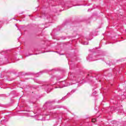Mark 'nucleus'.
<instances>
[{
  "instance_id": "f257e3e1",
  "label": "nucleus",
  "mask_w": 126,
  "mask_h": 126,
  "mask_svg": "<svg viewBox=\"0 0 126 126\" xmlns=\"http://www.w3.org/2000/svg\"><path fill=\"white\" fill-rule=\"evenodd\" d=\"M87 60L89 61V62H94V61H98V60H102V59H101V56L98 55L96 56L95 54H94L93 56L89 55L87 57Z\"/></svg>"
},
{
  "instance_id": "f03ea898",
  "label": "nucleus",
  "mask_w": 126,
  "mask_h": 126,
  "mask_svg": "<svg viewBox=\"0 0 126 126\" xmlns=\"http://www.w3.org/2000/svg\"><path fill=\"white\" fill-rule=\"evenodd\" d=\"M59 83V84H61V88H63V87H66V86L70 85L66 81H61V83Z\"/></svg>"
},
{
  "instance_id": "7ed1b4c3",
  "label": "nucleus",
  "mask_w": 126,
  "mask_h": 126,
  "mask_svg": "<svg viewBox=\"0 0 126 126\" xmlns=\"http://www.w3.org/2000/svg\"><path fill=\"white\" fill-rule=\"evenodd\" d=\"M49 116H51V117H53V118L55 119V118L57 117V116H58V114H57V112H54V113L50 112Z\"/></svg>"
},
{
  "instance_id": "20e7f679",
  "label": "nucleus",
  "mask_w": 126,
  "mask_h": 126,
  "mask_svg": "<svg viewBox=\"0 0 126 126\" xmlns=\"http://www.w3.org/2000/svg\"><path fill=\"white\" fill-rule=\"evenodd\" d=\"M61 83V82H58L56 83V88H62V84H59Z\"/></svg>"
},
{
  "instance_id": "39448f33",
  "label": "nucleus",
  "mask_w": 126,
  "mask_h": 126,
  "mask_svg": "<svg viewBox=\"0 0 126 126\" xmlns=\"http://www.w3.org/2000/svg\"><path fill=\"white\" fill-rule=\"evenodd\" d=\"M74 92H75V90H73L71 91V92L70 93H68L67 94L68 96H70V95H71V94L74 93Z\"/></svg>"
},
{
  "instance_id": "423d86ee",
  "label": "nucleus",
  "mask_w": 126,
  "mask_h": 126,
  "mask_svg": "<svg viewBox=\"0 0 126 126\" xmlns=\"http://www.w3.org/2000/svg\"><path fill=\"white\" fill-rule=\"evenodd\" d=\"M52 85H53L47 86V88H48V90H51L52 88L51 87V86H52Z\"/></svg>"
},
{
  "instance_id": "0eeeda50",
  "label": "nucleus",
  "mask_w": 126,
  "mask_h": 126,
  "mask_svg": "<svg viewBox=\"0 0 126 126\" xmlns=\"http://www.w3.org/2000/svg\"><path fill=\"white\" fill-rule=\"evenodd\" d=\"M47 106H49V103L48 102H46L44 104V105L43 106V108H46V107H47Z\"/></svg>"
},
{
  "instance_id": "6e6552de",
  "label": "nucleus",
  "mask_w": 126,
  "mask_h": 126,
  "mask_svg": "<svg viewBox=\"0 0 126 126\" xmlns=\"http://www.w3.org/2000/svg\"><path fill=\"white\" fill-rule=\"evenodd\" d=\"M81 43L83 45H88V42H82Z\"/></svg>"
},
{
  "instance_id": "1a4fd4ad",
  "label": "nucleus",
  "mask_w": 126,
  "mask_h": 126,
  "mask_svg": "<svg viewBox=\"0 0 126 126\" xmlns=\"http://www.w3.org/2000/svg\"><path fill=\"white\" fill-rule=\"evenodd\" d=\"M51 109L53 110V109H56V107H51V106H49V107H48V109H51Z\"/></svg>"
},
{
  "instance_id": "9d476101",
  "label": "nucleus",
  "mask_w": 126,
  "mask_h": 126,
  "mask_svg": "<svg viewBox=\"0 0 126 126\" xmlns=\"http://www.w3.org/2000/svg\"><path fill=\"white\" fill-rule=\"evenodd\" d=\"M96 119H93L92 120V122H93V123H95V122H96Z\"/></svg>"
},
{
  "instance_id": "9b49d317",
  "label": "nucleus",
  "mask_w": 126,
  "mask_h": 126,
  "mask_svg": "<svg viewBox=\"0 0 126 126\" xmlns=\"http://www.w3.org/2000/svg\"><path fill=\"white\" fill-rule=\"evenodd\" d=\"M65 99H66V97H64L62 98V100H65Z\"/></svg>"
},
{
  "instance_id": "f8f14e48",
  "label": "nucleus",
  "mask_w": 126,
  "mask_h": 126,
  "mask_svg": "<svg viewBox=\"0 0 126 126\" xmlns=\"http://www.w3.org/2000/svg\"><path fill=\"white\" fill-rule=\"evenodd\" d=\"M32 55H33V54H29V56H32ZM28 56H29V55L26 56V57H28Z\"/></svg>"
},
{
  "instance_id": "ddd939ff",
  "label": "nucleus",
  "mask_w": 126,
  "mask_h": 126,
  "mask_svg": "<svg viewBox=\"0 0 126 126\" xmlns=\"http://www.w3.org/2000/svg\"><path fill=\"white\" fill-rule=\"evenodd\" d=\"M77 82H79V81H78V80H77Z\"/></svg>"
},
{
  "instance_id": "4468645a",
  "label": "nucleus",
  "mask_w": 126,
  "mask_h": 126,
  "mask_svg": "<svg viewBox=\"0 0 126 126\" xmlns=\"http://www.w3.org/2000/svg\"><path fill=\"white\" fill-rule=\"evenodd\" d=\"M41 74V72H39V73H38V74Z\"/></svg>"
},
{
  "instance_id": "2eb2a0df",
  "label": "nucleus",
  "mask_w": 126,
  "mask_h": 126,
  "mask_svg": "<svg viewBox=\"0 0 126 126\" xmlns=\"http://www.w3.org/2000/svg\"><path fill=\"white\" fill-rule=\"evenodd\" d=\"M122 112L124 113V110H122Z\"/></svg>"
},
{
  "instance_id": "dca6fc26",
  "label": "nucleus",
  "mask_w": 126,
  "mask_h": 126,
  "mask_svg": "<svg viewBox=\"0 0 126 126\" xmlns=\"http://www.w3.org/2000/svg\"><path fill=\"white\" fill-rule=\"evenodd\" d=\"M102 61H104V59H102Z\"/></svg>"
},
{
  "instance_id": "f3484780",
  "label": "nucleus",
  "mask_w": 126,
  "mask_h": 126,
  "mask_svg": "<svg viewBox=\"0 0 126 126\" xmlns=\"http://www.w3.org/2000/svg\"><path fill=\"white\" fill-rule=\"evenodd\" d=\"M95 94H94V93H93V95H94Z\"/></svg>"
},
{
  "instance_id": "a211bd4d",
  "label": "nucleus",
  "mask_w": 126,
  "mask_h": 126,
  "mask_svg": "<svg viewBox=\"0 0 126 126\" xmlns=\"http://www.w3.org/2000/svg\"><path fill=\"white\" fill-rule=\"evenodd\" d=\"M15 26H17V25H15Z\"/></svg>"
},
{
  "instance_id": "6ab92c4d",
  "label": "nucleus",
  "mask_w": 126,
  "mask_h": 126,
  "mask_svg": "<svg viewBox=\"0 0 126 126\" xmlns=\"http://www.w3.org/2000/svg\"><path fill=\"white\" fill-rule=\"evenodd\" d=\"M58 108H62V107H58Z\"/></svg>"
},
{
  "instance_id": "aec40b11",
  "label": "nucleus",
  "mask_w": 126,
  "mask_h": 126,
  "mask_svg": "<svg viewBox=\"0 0 126 126\" xmlns=\"http://www.w3.org/2000/svg\"><path fill=\"white\" fill-rule=\"evenodd\" d=\"M39 121H41V119H39Z\"/></svg>"
},
{
  "instance_id": "412c9836",
  "label": "nucleus",
  "mask_w": 126,
  "mask_h": 126,
  "mask_svg": "<svg viewBox=\"0 0 126 126\" xmlns=\"http://www.w3.org/2000/svg\"><path fill=\"white\" fill-rule=\"evenodd\" d=\"M3 122H4V120H3Z\"/></svg>"
}]
</instances>
